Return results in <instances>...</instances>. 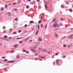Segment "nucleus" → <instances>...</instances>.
I'll list each match as a JSON object with an SVG mask.
<instances>
[{
  "label": "nucleus",
  "instance_id": "nucleus-1",
  "mask_svg": "<svg viewBox=\"0 0 73 73\" xmlns=\"http://www.w3.org/2000/svg\"><path fill=\"white\" fill-rule=\"evenodd\" d=\"M55 37L56 38H58V34H57L55 33Z\"/></svg>",
  "mask_w": 73,
  "mask_h": 73
},
{
  "label": "nucleus",
  "instance_id": "nucleus-2",
  "mask_svg": "<svg viewBox=\"0 0 73 73\" xmlns=\"http://www.w3.org/2000/svg\"><path fill=\"white\" fill-rule=\"evenodd\" d=\"M57 26V23H56L54 25V27H56Z\"/></svg>",
  "mask_w": 73,
  "mask_h": 73
},
{
  "label": "nucleus",
  "instance_id": "nucleus-3",
  "mask_svg": "<svg viewBox=\"0 0 73 73\" xmlns=\"http://www.w3.org/2000/svg\"><path fill=\"white\" fill-rule=\"evenodd\" d=\"M39 41H42V39H41V37H39L38 40Z\"/></svg>",
  "mask_w": 73,
  "mask_h": 73
},
{
  "label": "nucleus",
  "instance_id": "nucleus-4",
  "mask_svg": "<svg viewBox=\"0 0 73 73\" xmlns=\"http://www.w3.org/2000/svg\"><path fill=\"white\" fill-rule=\"evenodd\" d=\"M28 39H29V38H27L26 39H24L23 40L24 41H27V40H28Z\"/></svg>",
  "mask_w": 73,
  "mask_h": 73
},
{
  "label": "nucleus",
  "instance_id": "nucleus-5",
  "mask_svg": "<svg viewBox=\"0 0 73 73\" xmlns=\"http://www.w3.org/2000/svg\"><path fill=\"white\" fill-rule=\"evenodd\" d=\"M7 15H8V16H11V13L10 12H8Z\"/></svg>",
  "mask_w": 73,
  "mask_h": 73
},
{
  "label": "nucleus",
  "instance_id": "nucleus-6",
  "mask_svg": "<svg viewBox=\"0 0 73 73\" xmlns=\"http://www.w3.org/2000/svg\"><path fill=\"white\" fill-rule=\"evenodd\" d=\"M45 9L47 10V9H48V6H47V5H45Z\"/></svg>",
  "mask_w": 73,
  "mask_h": 73
},
{
  "label": "nucleus",
  "instance_id": "nucleus-7",
  "mask_svg": "<svg viewBox=\"0 0 73 73\" xmlns=\"http://www.w3.org/2000/svg\"><path fill=\"white\" fill-rule=\"evenodd\" d=\"M26 8L27 9H28V8H29V6L28 5H27L26 6Z\"/></svg>",
  "mask_w": 73,
  "mask_h": 73
},
{
  "label": "nucleus",
  "instance_id": "nucleus-8",
  "mask_svg": "<svg viewBox=\"0 0 73 73\" xmlns=\"http://www.w3.org/2000/svg\"><path fill=\"white\" fill-rule=\"evenodd\" d=\"M56 21V18H54L52 20V22H54Z\"/></svg>",
  "mask_w": 73,
  "mask_h": 73
},
{
  "label": "nucleus",
  "instance_id": "nucleus-9",
  "mask_svg": "<svg viewBox=\"0 0 73 73\" xmlns=\"http://www.w3.org/2000/svg\"><path fill=\"white\" fill-rule=\"evenodd\" d=\"M43 52H46V49H44Z\"/></svg>",
  "mask_w": 73,
  "mask_h": 73
},
{
  "label": "nucleus",
  "instance_id": "nucleus-10",
  "mask_svg": "<svg viewBox=\"0 0 73 73\" xmlns=\"http://www.w3.org/2000/svg\"><path fill=\"white\" fill-rule=\"evenodd\" d=\"M4 9L3 7H1V11H3V10H4Z\"/></svg>",
  "mask_w": 73,
  "mask_h": 73
},
{
  "label": "nucleus",
  "instance_id": "nucleus-11",
  "mask_svg": "<svg viewBox=\"0 0 73 73\" xmlns=\"http://www.w3.org/2000/svg\"><path fill=\"white\" fill-rule=\"evenodd\" d=\"M31 50H32V51H33V52H35V51L34 50L32 49H31Z\"/></svg>",
  "mask_w": 73,
  "mask_h": 73
},
{
  "label": "nucleus",
  "instance_id": "nucleus-12",
  "mask_svg": "<svg viewBox=\"0 0 73 73\" xmlns=\"http://www.w3.org/2000/svg\"><path fill=\"white\" fill-rule=\"evenodd\" d=\"M66 57V56H62V58H65Z\"/></svg>",
  "mask_w": 73,
  "mask_h": 73
},
{
  "label": "nucleus",
  "instance_id": "nucleus-13",
  "mask_svg": "<svg viewBox=\"0 0 73 73\" xmlns=\"http://www.w3.org/2000/svg\"><path fill=\"white\" fill-rule=\"evenodd\" d=\"M17 58L19 59L20 58V56H19V55H17Z\"/></svg>",
  "mask_w": 73,
  "mask_h": 73
},
{
  "label": "nucleus",
  "instance_id": "nucleus-14",
  "mask_svg": "<svg viewBox=\"0 0 73 73\" xmlns=\"http://www.w3.org/2000/svg\"><path fill=\"white\" fill-rule=\"evenodd\" d=\"M8 37V36L7 35H5L4 36V38H7Z\"/></svg>",
  "mask_w": 73,
  "mask_h": 73
},
{
  "label": "nucleus",
  "instance_id": "nucleus-15",
  "mask_svg": "<svg viewBox=\"0 0 73 73\" xmlns=\"http://www.w3.org/2000/svg\"><path fill=\"white\" fill-rule=\"evenodd\" d=\"M73 34H72V35H71L70 36V38H72V37H73Z\"/></svg>",
  "mask_w": 73,
  "mask_h": 73
},
{
  "label": "nucleus",
  "instance_id": "nucleus-16",
  "mask_svg": "<svg viewBox=\"0 0 73 73\" xmlns=\"http://www.w3.org/2000/svg\"><path fill=\"white\" fill-rule=\"evenodd\" d=\"M3 12H1L0 13V16H1L3 15Z\"/></svg>",
  "mask_w": 73,
  "mask_h": 73
},
{
  "label": "nucleus",
  "instance_id": "nucleus-17",
  "mask_svg": "<svg viewBox=\"0 0 73 73\" xmlns=\"http://www.w3.org/2000/svg\"><path fill=\"white\" fill-rule=\"evenodd\" d=\"M47 26H48V25L47 24L45 26V29H46V28H47Z\"/></svg>",
  "mask_w": 73,
  "mask_h": 73
},
{
  "label": "nucleus",
  "instance_id": "nucleus-18",
  "mask_svg": "<svg viewBox=\"0 0 73 73\" xmlns=\"http://www.w3.org/2000/svg\"><path fill=\"white\" fill-rule=\"evenodd\" d=\"M4 61H5V62H7L8 61V60L7 59H5L4 60Z\"/></svg>",
  "mask_w": 73,
  "mask_h": 73
},
{
  "label": "nucleus",
  "instance_id": "nucleus-19",
  "mask_svg": "<svg viewBox=\"0 0 73 73\" xmlns=\"http://www.w3.org/2000/svg\"><path fill=\"white\" fill-rule=\"evenodd\" d=\"M38 29H40V25H38Z\"/></svg>",
  "mask_w": 73,
  "mask_h": 73
},
{
  "label": "nucleus",
  "instance_id": "nucleus-20",
  "mask_svg": "<svg viewBox=\"0 0 73 73\" xmlns=\"http://www.w3.org/2000/svg\"><path fill=\"white\" fill-rule=\"evenodd\" d=\"M17 34V33H16V32H14V33H13V34L14 35H16Z\"/></svg>",
  "mask_w": 73,
  "mask_h": 73
},
{
  "label": "nucleus",
  "instance_id": "nucleus-21",
  "mask_svg": "<svg viewBox=\"0 0 73 73\" xmlns=\"http://www.w3.org/2000/svg\"><path fill=\"white\" fill-rule=\"evenodd\" d=\"M40 27L42 28H43V25H42V24H41L40 25Z\"/></svg>",
  "mask_w": 73,
  "mask_h": 73
},
{
  "label": "nucleus",
  "instance_id": "nucleus-22",
  "mask_svg": "<svg viewBox=\"0 0 73 73\" xmlns=\"http://www.w3.org/2000/svg\"><path fill=\"white\" fill-rule=\"evenodd\" d=\"M33 22H34L33 21H30V23L31 24H32V23H33Z\"/></svg>",
  "mask_w": 73,
  "mask_h": 73
},
{
  "label": "nucleus",
  "instance_id": "nucleus-23",
  "mask_svg": "<svg viewBox=\"0 0 73 73\" xmlns=\"http://www.w3.org/2000/svg\"><path fill=\"white\" fill-rule=\"evenodd\" d=\"M61 20H65V19H63V18L60 19Z\"/></svg>",
  "mask_w": 73,
  "mask_h": 73
},
{
  "label": "nucleus",
  "instance_id": "nucleus-24",
  "mask_svg": "<svg viewBox=\"0 0 73 73\" xmlns=\"http://www.w3.org/2000/svg\"><path fill=\"white\" fill-rule=\"evenodd\" d=\"M23 52H27V50H23Z\"/></svg>",
  "mask_w": 73,
  "mask_h": 73
},
{
  "label": "nucleus",
  "instance_id": "nucleus-25",
  "mask_svg": "<svg viewBox=\"0 0 73 73\" xmlns=\"http://www.w3.org/2000/svg\"><path fill=\"white\" fill-rule=\"evenodd\" d=\"M22 38H17V40H19V39H21Z\"/></svg>",
  "mask_w": 73,
  "mask_h": 73
},
{
  "label": "nucleus",
  "instance_id": "nucleus-26",
  "mask_svg": "<svg viewBox=\"0 0 73 73\" xmlns=\"http://www.w3.org/2000/svg\"><path fill=\"white\" fill-rule=\"evenodd\" d=\"M29 51H27L26 52V53H27V54H29Z\"/></svg>",
  "mask_w": 73,
  "mask_h": 73
},
{
  "label": "nucleus",
  "instance_id": "nucleus-27",
  "mask_svg": "<svg viewBox=\"0 0 73 73\" xmlns=\"http://www.w3.org/2000/svg\"><path fill=\"white\" fill-rule=\"evenodd\" d=\"M58 54V53H56L55 54V56H57Z\"/></svg>",
  "mask_w": 73,
  "mask_h": 73
},
{
  "label": "nucleus",
  "instance_id": "nucleus-28",
  "mask_svg": "<svg viewBox=\"0 0 73 73\" xmlns=\"http://www.w3.org/2000/svg\"><path fill=\"white\" fill-rule=\"evenodd\" d=\"M45 56H42V58H45Z\"/></svg>",
  "mask_w": 73,
  "mask_h": 73
},
{
  "label": "nucleus",
  "instance_id": "nucleus-29",
  "mask_svg": "<svg viewBox=\"0 0 73 73\" xmlns=\"http://www.w3.org/2000/svg\"><path fill=\"white\" fill-rule=\"evenodd\" d=\"M41 22V20H40L38 22V23L39 24L40 23V22Z\"/></svg>",
  "mask_w": 73,
  "mask_h": 73
},
{
  "label": "nucleus",
  "instance_id": "nucleus-30",
  "mask_svg": "<svg viewBox=\"0 0 73 73\" xmlns=\"http://www.w3.org/2000/svg\"><path fill=\"white\" fill-rule=\"evenodd\" d=\"M66 4H69V2L68 1H67L66 2Z\"/></svg>",
  "mask_w": 73,
  "mask_h": 73
},
{
  "label": "nucleus",
  "instance_id": "nucleus-31",
  "mask_svg": "<svg viewBox=\"0 0 73 73\" xmlns=\"http://www.w3.org/2000/svg\"><path fill=\"white\" fill-rule=\"evenodd\" d=\"M22 42H23V41H21L19 42V44H21V43H22Z\"/></svg>",
  "mask_w": 73,
  "mask_h": 73
},
{
  "label": "nucleus",
  "instance_id": "nucleus-32",
  "mask_svg": "<svg viewBox=\"0 0 73 73\" xmlns=\"http://www.w3.org/2000/svg\"><path fill=\"white\" fill-rule=\"evenodd\" d=\"M69 11H70V12H72V9H69Z\"/></svg>",
  "mask_w": 73,
  "mask_h": 73
},
{
  "label": "nucleus",
  "instance_id": "nucleus-33",
  "mask_svg": "<svg viewBox=\"0 0 73 73\" xmlns=\"http://www.w3.org/2000/svg\"><path fill=\"white\" fill-rule=\"evenodd\" d=\"M60 26H62L63 25L62 23H60Z\"/></svg>",
  "mask_w": 73,
  "mask_h": 73
},
{
  "label": "nucleus",
  "instance_id": "nucleus-34",
  "mask_svg": "<svg viewBox=\"0 0 73 73\" xmlns=\"http://www.w3.org/2000/svg\"><path fill=\"white\" fill-rule=\"evenodd\" d=\"M2 58L3 59H5V58L4 57H2Z\"/></svg>",
  "mask_w": 73,
  "mask_h": 73
},
{
  "label": "nucleus",
  "instance_id": "nucleus-35",
  "mask_svg": "<svg viewBox=\"0 0 73 73\" xmlns=\"http://www.w3.org/2000/svg\"><path fill=\"white\" fill-rule=\"evenodd\" d=\"M30 4H33V2H31V3H30Z\"/></svg>",
  "mask_w": 73,
  "mask_h": 73
},
{
  "label": "nucleus",
  "instance_id": "nucleus-36",
  "mask_svg": "<svg viewBox=\"0 0 73 73\" xmlns=\"http://www.w3.org/2000/svg\"><path fill=\"white\" fill-rule=\"evenodd\" d=\"M14 51L13 50H12L11 51V53H14Z\"/></svg>",
  "mask_w": 73,
  "mask_h": 73
},
{
  "label": "nucleus",
  "instance_id": "nucleus-37",
  "mask_svg": "<svg viewBox=\"0 0 73 73\" xmlns=\"http://www.w3.org/2000/svg\"><path fill=\"white\" fill-rule=\"evenodd\" d=\"M34 49H36V48H37V47L36 46H34Z\"/></svg>",
  "mask_w": 73,
  "mask_h": 73
},
{
  "label": "nucleus",
  "instance_id": "nucleus-38",
  "mask_svg": "<svg viewBox=\"0 0 73 73\" xmlns=\"http://www.w3.org/2000/svg\"><path fill=\"white\" fill-rule=\"evenodd\" d=\"M39 58H41L42 57H41V56H39Z\"/></svg>",
  "mask_w": 73,
  "mask_h": 73
},
{
  "label": "nucleus",
  "instance_id": "nucleus-39",
  "mask_svg": "<svg viewBox=\"0 0 73 73\" xmlns=\"http://www.w3.org/2000/svg\"><path fill=\"white\" fill-rule=\"evenodd\" d=\"M7 7H8V6H7V5H5V8H7Z\"/></svg>",
  "mask_w": 73,
  "mask_h": 73
},
{
  "label": "nucleus",
  "instance_id": "nucleus-40",
  "mask_svg": "<svg viewBox=\"0 0 73 73\" xmlns=\"http://www.w3.org/2000/svg\"><path fill=\"white\" fill-rule=\"evenodd\" d=\"M16 4V3H14L13 4V5H15V4Z\"/></svg>",
  "mask_w": 73,
  "mask_h": 73
},
{
  "label": "nucleus",
  "instance_id": "nucleus-41",
  "mask_svg": "<svg viewBox=\"0 0 73 73\" xmlns=\"http://www.w3.org/2000/svg\"><path fill=\"white\" fill-rule=\"evenodd\" d=\"M21 32V30H19V33H20V32Z\"/></svg>",
  "mask_w": 73,
  "mask_h": 73
},
{
  "label": "nucleus",
  "instance_id": "nucleus-42",
  "mask_svg": "<svg viewBox=\"0 0 73 73\" xmlns=\"http://www.w3.org/2000/svg\"><path fill=\"white\" fill-rule=\"evenodd\" d=\"M64 47H66V45L65 44L64 46H63Z\"/></svg>",
  "mask_w": 73,
  "mask_h": 73
},
{
  "label": "nucleus",
  "instance_id": "nucleus-43",
  "mask_svg": "<svg viewBox=\"0 0 73 73\" xmlns=\"http://www.w3.org/2000/svg\"><path fill=\"white\" fill-rule=\"evenodd\" d=\"M15 20H16V21H17V18H16L15 19Z\"/></svg>",
  "mask_w": 73,
  "mask_h": 73
},
{
  "label": "nucleus",
  "instance_id": "nucleus-44",
  "mask_svg": "<svg viewBox=\"0 0 73 73\" xmlns=\"http://www.w3.org/2000/svg\"><path fill=\"white\" fill-rule=\"evenodd\" d=\"M14 47H15V48H17V46L16 45H15L14 46Z\"/></svg>",
  "mask_w": 73,
  "mask_h": 73
},
{
  "label": "nucleus",
  "instance_id": "nucleus-45",
  "mask_svg": "<svg viewBox=\"0 0 73 73\" xmlns=\"http://www.w3.org/2000/svg\"><path fill=\"white\" fill-rule=\"evenodd\" d=\"M27 25H25V27H27Z\"/></svg>",
  "mask_w": 73,
  "mask_h": 73
},
{
  "label": "nucleus",
  "instance_id": "nucleus-46",
  "mask_svg": "<svg viewBox=\"0 0 73 73\" xmlns=\"http://www.w3.org/2000/svg\"><path fill=\"white\" fill-rule=\"evenodd\" d=\"M37 2H39L40 1V0H37Z\"/></svg>",
  "mask_w": 73,
  "mask_h": 73
},
{
  "label": "nucleus",
  "instance_id": "nucleus-47",
  "mask_svg": "<svg viewBox=\"0 0 73 73\" xmlns=\"http://www.w3.org/2000/svg\"><path fill=\"white\" fill-rule=\"evenodd\" d=\"M57 26L58 27H60V25H57Z\"/></svg>",
  "mask_w": 73,
  "mask_h": 73
},
{
  "label": "nucleus",
  "instance_id": "nucleus-48",
  "mask_svg": "<svg viewBox=\"0 0 73 73\" xmlns=\"http://www.w3.org/2000/svg\"><path fill=\"white\" fill-rule=\"evenodd\" d=\"M37 55H38V54H37V53H36L35 56H37Z\"/></svg>",
  "mask_w": 73,
  "mask_h": 73
},
{
  "label": "nucleus",
  "instance_id": "nucleus-49",
  "mask_svg": "<svg viewBox=\"0 0 73 73\" xmlns=\"http://www.w3.org/2000/svg\"><path fill=\"white\" fill-rule=\"evenodd\" d=\"M12 38V37H10L9 38V39H11Z\"/></svg>",
  "mask_w": 73,
  "mask_h": 73
},
{
  "label": "nucleus",
  "instance_id": "nucleus-50",
  "mask_svg": "<svg viewBox=\"0 0 73 73\" xmlns=\"http://www.w3.org/2000/svg\"><path fill=\"white\" fill-rule=\"evenodd\" d=\"M38 8L39 9H40V8H41V7H40V6H39L38 7Z\"/></svg>",
  "mask_w": 73,
  "mask_h": 73
},
{
  "label": "nucleus",
  "instance_id": "nucleus-51",
  "mask_svg": "<svg viewBox=\"0 0 73 73\" xmlns=\"http://www.w3.org/2000/svg\"><path fill=\"white\" fill-rule=\"evenodd\" d=\"M28 1H31V0H27Z\"/></svg>",
  "mask_w": 73,
  "mask_h": 73
},
{
  "label": "nucleus",
  "instance_id": "nucleus-52",
  "mask_svg": "<svg viewBox=\"0 0 73 73\" xmlns=\"http://www.w3.org/2000/svg\"><path fill=\"white\" fill-rule=\"evenodd\" d=\"M33 41L32 40H31L29 42H32Z\"/></svg>",
  "mask_w": 73,
  "mask_h": 73
},
{
  "label": "nucleus",
  "instance_id": "nucleus-53",
  "mask_svg": "<svg viewBox=\"0 0 73 73\" xmlns=\"http://www.w3.org/2000/svg\"><path fill=\"white\" fill-rule=\"evenodd\" d=\"M14 62V61H13V62H8V63H9V62Z\"/></svg>",
  "mask_w": 73,
  "mask_h": 73
},
{
  "label": "nucleus",
  "instance_id": "nucleus-54",
  "mask_svg": "<svg viewBox=\"0 0 73 73\" xmlns=\"http://www.w3.org/2000/svg\"><path fill=\"white\" fill-rule=\"evenodd\" d=\"M14 10H15V11H17V9H14Z\"/></svg>",
  "mask_w": 73,
  "mask_h": 73
},
{
  "label": "nucleus",
  "instance_id": "nucleus-55",
  "mask_svg": "<svg viewBox=\"0 0 73 73\" xmlns=\"http://www.w3.org/2000/svg\"><path fill=\"white\" fill-rule=\"evenodd\" d=\"M1 38V39H2V40H5V39H4L3 38Z\"/></svg>",
  "mask_w": 73,
  "mask_h": 73
},
{
  "label": "nucleus",
  "instance_id": "nucleus-56",
  "mask_svg": "<svg viewBox=\"0 0 73 73\" xmlns=\"http://www.w3.org/2000/svg\"><path fill=\"white\" fill-rule=\"evenodd\" d=\"M38 34V33L37 32H36V35H37Z\"/></svg>",
  "mask_w": 73,
  "mask_h": 73
},
{
  "label": "nucleus",
  "instance_id": "nucleus-57",
  "mask_svg": "<svg viewBox=\"0 0 73 73\" xmlns=\"http://www.w3.org/2000/svg\"><path fill=\"white\" fill-rule=\"evenodd\" d=\"M40 49H42V48H38V49H39V50H40Z\"/></svg>",
  "mask_w": 73,
  "mask_h": 73
},
{
  "label": "nucleus",
  "instance_id": "nucleus-58",
  "mask_svg": "<svg viewBox=\"0 0 73 73\" xmlns=\"http://www.w3.org/2000/svg\"><path fill=\"white\" fill-rule=\"evenodd\" d=\"M38 58H37V59H35V60H38Z\"/></svg>",
  "mask_w": 73,
  "mask_h": 73
},
{
  "label": "nucleus",
  "instance_id": "nucleus-59",
  "mask_svg": "<svg viewBox=\"0 0 73 73\" xmlns=\"http://www.w3.org/2000/svg\"><path fill=\"white\" fill-rule=\"evenodd\" d=\"M5 32H6L5 31L3 32V33H5Z\"/></svg>",
  "mask_w": 73,
  "mask_h": 73
},
{
  "label": "nucleus",
  "instance_id": "nucleus-60",
  "mask_svg": "<svg viewBox=\"0 0 73 73\" xmlns=\"http://www.w3.org/2000/svg\"><path fill=\"white\" fill-rule=\"evenodd\" d=\"M36 32L38 33V31H37Z\"/></svg>",
  "mask_w": 73,
  "mask_h": 73
},
{
  "label": "nucleus",
  "instance_id": "nucleus-61",
  "mask_svg": "<svg viewBox=\"0 0 73 73\" xmlns=\"http://www.w3.org/2000/svg\"><path fill=\"white\" fill-rule=\"evenodd\" d=\"M71 30H73V28H71Z\"/></svg>",
  "mask_w": 73,
  "mask_h": 73
},
{
  "label": "nucleus",
  "instance_id": "nucleus-62",
  "mask_svg": "<svg viewBox=\"0 0 73 73\" xmlns=\"http://www.w3.org/2000/svg\"><path fill=\"white\" fill-rule=\"evenodd\" d=\"M65 37H65V36H64V37L63 38H65Z\"/></svg>",
  "mask_w": 73,
  "mask_h": 73
},
{
  "label": "nucleus",
  "instance_id": "nucleus-63",
  "mask_svg": "<svg viewBox=\"0 0 73 73\" xmlns=\"http://www.w3.org/2000/svg\"><path fill=\"white\" fill-rule=\"evenodd\" d=\"M54 55H53V57H54Z\"/></svg>",
  "mask_w": 73,
  "mask_h": 73
},
{
  "label": "nucleus",
  "instance_id": "nucleus-64",
  "mask_svg": "<svg viewBox=\"0 0 73 73\" xmlns=\"http://www.w3.org/2000/svg\"><path fill=\"white\" fill-rule=\"evenodd\" d=\"M52 58H54V56H53Z\"/></svg>",
  "mask_w": 73,
  "mask_h": 73
}]
</instances>
